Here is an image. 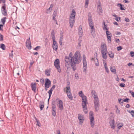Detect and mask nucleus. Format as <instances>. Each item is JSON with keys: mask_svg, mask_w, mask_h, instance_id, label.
<instances>
[{"mask_svg": "<svg viewBox=\"0 0 134 134\" xmlns=\"http://www.w3.org/2000/svg\"><path fill=\"white\" fill-rule=\"evenodd\" d=\"M81 59V56L79 51H77L73 56L72 52H71L68 56L65 57V64L68 65L70 64L73 70L75 71L76 69V65L80 62Z\"/></svg>", "mask_w": 134, "mask_h": 134, "instance_id": "obj_1", "label": "nucleus"}, {"mask_svg": "<svg viewBox=\"0 0 134 134\" xmlns=\"http://www.w3.org/2000/svg\"><path fill=\"white\" fill-rule=\"evenodd\" d=\"M76 14V13L75 10L72 9L69 17V23L71 28L72 27L75 22Z\"/></svg>", "mask_w": 134, "mask_h": 134, "instance_id": "obj_2", "label": "nucleus"}, {"mask_svg": "<svg viewBox=\"0 0 134 134\" xmlns=\"http://www.w3.org/2000/svg\"><path fill=\"white\" fill-rule=\"evenodd\" d=\"M66 88V90L65 92L67 95V96L70 99L72 100L73 99V97L71 93L70 87H66V88H64V91H65Z\"/></svg>", "mask_w": 134, "mask_h": 134, "instance_id": "obj_3", "label": "nucleus"}, {"mask_svg": "<svg viewBox=\"0 0 134 134\" xmlns=\"http://www.w3.org/2000/svg\"><path fill=\"white\" fill-rule=\"evenodd\" d=\"M60 62L58 59H56L54 62V65L55 67L57 69L58 72L60 73L61 72V69L60 66Z\"/></svg>", "mask_w": 134, "mask_h": 134, "instance_id": "obj_4", "label": "nucleus"}, {"mask_svg": "<svg viewBox=\"0 0 134 134\" xmlns=\"http://www.w3.org/2000/svg\"><path fill=\"white\" fill-rule=\"evenodd\" d=\"M89 115L91 125L92 127H93L94 125V121L93 112L92 111H90L89 113Z\"/></svg>", "mask_w": 134, "mask_h": 134, "instance_id": "obj_5", "label": "nucleus"}, {"mask_svg": "<svg viewBox=\"0 0 134 134\" xmlns=\"http://www.w3.org/2000/svg\"><path fill=\"white\" fill-rule=\"evenodd\" d=\"M93 102L95 110L97 111L99 110V99H94Z\"/></svg>", "mask_w": 134, "mask_h": 134, "instance_id": "obj_6", "label": "nucleus"}, {"mask_svg": "<svg viewBox=\"0 0 134 134\" xmlns=\"http://www.w3.org/2000/svg\"><path fill=\"white\" fill-rule=\"evenodd\" d=\"M82 105L83 109L84 112L86 114L87 113V104H88L87 100H85L82 102Z\"/></svg>", "mask_w": 134, "mask_h": 134, "instance_id": "obj_7", "label": "nucleus"}, {"mask_svg": "<svg viewBox=\"0 0 134 134\" xmlns=\"http://www.w3.org/2000/svg\"><path fill=\"white\" fill-rule=\"evenodd\" d=\"M1 12L4 16H6L7 15V10L6 9V4H2L1 9Z\"/></svg>", "mask_w": 134, "mask_h": 134, "instance_id": "obj_8", "label": "nucleus"}, {"mask_svg": "<svg viewBox=\"0 0 134 134\" xmlns=\"http://www.w3.org/2000/svg\"><path fill=\"white\" fill-rule=\"evenodd\" d=\"M102 57L103 58V63L106 62V59L107 58V51H101Z\"/></svg>", "mask_w": 134, "mask_h": 134, "instance_id": "obj_9", "label": "nucleus"}, {"mask_svg": "<svg viewBox=\"0 0 134 134\" xmlns=\"http://www.w3.org/2000/svg\"><path fill=\"white\" fill-rule=\"evenodd\" d=\"M91 29V33L92 34V36L93 37H94L95 36V29L94 28V24L92 25H89Z\"/></svg>", "mask_w": 134, "mask_h": 134, "instance_id": "obj_10", "label": "nucleus"}, {"mask_svg": "<svg viewBox=\"0 0 134 134\" xmlns=\"http://www.w3.org/2000/svg\"><path fill=\"white\" fill-rule=\"evenodd\" d=\"M78 119L79 120V124L81 125L83 123V121H84L83 115L80 114L78 115Z\"/></svg>", "mask_w": 134, "mask_h": 134, "instance_id": "obj_11", "label": "nucleus"}, {"mask_svg": "<svg viewBox=\"0 0 134 134\" xmlns=\"http://www.w3.org/2000/svg\"><path fill=\"white\" fill-rule=\"evenodd\" d=\"M26 47L29 49H30L31 48V43L30 41V38H29L27 40L26 42Z\"/></svg>", "mask_w": 134, "mask_h": 134, "instance_id": "obj_12", "label": "nucleus"}, {"mask_svg": "<svg viewBox=\"0 0 134 134\" xmlns=\"http://www.w3.org/2000/svg\"><path fill=\"white\" fill-rule=\"evenodd\" d=\"M46 82L45 83V87L46 88H49L51 85V81L48 79H45Z\"/></svg>", "mask_w": 134, "mask_h": 134, "instance_id": "obj_13", "label": "nucleus"}, {"mask_svg": "<svg viewBox=\"0 0 134 134\" xmlns=\"http://www.w3.org/2000/svg\"><path fill=\"white\" fill-rule=\"evenodd\" d=\"M79 96L82 98V102L87 100L86 96L84 95L82 91H80L79 93Z\"/></svg>", "mask_w": 134, "mask_h": 134, "instance_id": "obj_14", "label": "nucleus"}, {"mask_svg": "<svg viewBox=\"0 0 134 134\" xmlns=\"http://www.w3.org/2000/svg\"><path fill=\"white\" fill-rule=\"evenodd\" d=\"M101 51H107V47L104 43H102L101 45Z\"/></svg>", "mask_w": 134, "mask_h": 134, "instance_id": "obj_15", "label": "nucleus"}, {"mask_svg": "<svg viewBox=\"0 0 134 134\" xmlns=\"http://www.w3.org/2000/svg\"><path fill=\"white\" fill-rule=\"evenodd\" d=\"M59 109L62 110L64 108L63 103L62 100H60L58 102V105Z\"/></svg>", "mask_w": 134, "mask_h": 134, "instance_id": "obj_16", "label": "nucleus"}, {"mask_svg": "<svg viewBox=\"0 0 134 134\" xmlns=\"http://www.w3.org/2000/svg\"><path fill=\"white\" fill-rule=\"evenodd\" d=\"M53 44L52 46L54 50L55 51H57L58 49V46L57 44L56 41H55V40H53Z\"/></svg>", "mask_w": 134, "mask_h": 134, "instance_id": "obj_17", "label": "nucleus"}, {"mask_svg": "<svg viewBox=\"0 0 134 134\" xmlns=\"http://www.w3.org/2000/svg\"><path fill=\"white\" fill-rule=\"evenodd\" d=\"M83 31L82 29V26L80 25L79 28V35L80 36H82V35Z\"/></svg>", "mask_w": 134, "mask_h": 134, "instance_id": "obj_18", "label": "nucleus"}, {"mask_svg": "<svg viewBox=\"0 0 134 134\" xmlns=\"http://www.w3.org/2000/svg\"><path fill=\"white\" fill-rule=\"evenodd\" d=\"M110 126L111 128L114 129L115 128V122L114 120H111L109 121Z\"/></svg>", "mask_w": 134, "mask_h": 134, "instance_id": "obj_19", "label": "nucleus"}, {"mask_svg": "<svg viewBox=\"0 0 134 134\" xmlns=\"http://www.w3.org/2000/svg\"><path fill=\"white\" fill-rule=\"evenodd\" d=\"M31 85L32 90L34 92H35L36 88V85L35 83H31Z\"/></svg>", "mask_w": 134, "mask_h": 134, "instance_id": "obj_20", "label": "nucleus"}, {"mask_svg": "<svg viewBox=\"0 0 134 134\" xmlns=\"http://www.w3.org/2000/svg\"><path fill=\"white\" fill-rule=\"evenodd\" d=\"M88 22L89 26L93 24V21L92 19L91 16V15H88Z\"/></svg>", "mask_w": 134, "mask_h": 134, "instance_id": "obj_21", "label": "nucleus"}, {"mask_svg": "<svg viewBox=\"0 0 134 134\" xmlns=\"http://www.w3.org/2000/svg\"><path fill=\"white\" fill-rule=\"evenodd\" d=\"M55 87V85H53L51 88L49 90L48 92V93L49 94V96L50 97H51V95L52 94V92L53 90L54 89Z\"/></svg>", "mask_w": 134, "mask_h": 134, "instance_id": "obj_22", "label": "nucleus"}, {"mask_svg": "<svg viewBox=\"0 0 134 134\" xmlns=\"http://www.w3.org/2000/svg\"><path fill=\"white\" fill-rule=\"evenodd\" d=\"M94 55L95 56V58H96V60H95V65L96 66H98L99 65V63L98 61V60L97 58V53L96 52L95 54H94Z\"/></svg>", "mask_w": 134, "mask_h": 134, "instance_id": "obj_23", "label": "nucleus"}, {"mask_svg": "<svg viewBox=\"0 0 134 134\" xmlns=\"http://www.w3.org/2000/svg\"><path fill=\"white\" fill-rule=\"evenodd\" d=\"M83 72L86 73V69H87V62L83 63Z\"/></svg>", "mask_w": 134, "mask_h": 134, "instance_id": "obj_24", "label": "nucleus"}, {"mask_svg": "<svg viewBox=\"0 0 134 134\" xmlns=\"http://www.w3.org/2000/svg\"><path fill=\"white\" fill-rule=\"evenodd\" d=\"M110 70L114 74L116 73V69L115 66H113L110 67Z\"/></svg>", "mask_w": 134, "mask_h": 134, "instance_id": "obj_25", "label": "nucleus"}, {"mask_svg": "<svg viewBox=\"0 0 134 134\" xmlns=\"http://www.w3.org/2000/svg\"><path fill=\"white\" fill-rule=\"evenodd\" d=\"M53 6V5L52 4L50 5V7L46 10V13H48L50 12L52 10V8Z\"/></svg>", "mask_w": 134, "mask_h": 134, "instance_id": "obj_26", "label": "nucleus"}, {"mask_svg": "<svg viewBox=\"0 0 134 134\" xmlns=\"http://www.w3.org/2000/svg\"><path fill=\"white\" fill-rule=\"evenodd\" d=\"M52 110H56V106L55 105V102L54 101H53L52 104Z\"/></svg>", "mask_w": 134, "mask_h": 134, "instance_id": "obj_27", "label": "nucleus"}, {"mask_svg": "<svg viewBox=\"0 0 134 134\" xmlns=\"http://www.w3.org/2000/svg\"><path fill=\"white\" fill-rule=\"evenodd\" d=\"M103 64H104V67L105 69L108 73H109V71L108 69V68L107 65L106 64V62H104Z\"/></svg>", "mask_w": 134, "mask_h": 134, "instance_id": "obj_28", "label": "nucleus"}, {"mask_svg": "<svg viewBox=\"0 0 134 134\" xmlns=\"http://www.w3.org/2000/svg\"><path fill=\"white\" fill-rule=\"evenodd\" d=\"M6 18L4 17L2 18L1 19V22L2 24L4 25L6 20Z\"/></svg>", "mask_w": 134, "mask_h": 134, "instance_id": "obj_29", "label": "nucleus"}, {"mask_svg": "<svg viewBox=\"0 0 134 134\" xmlns=\"http://www.w3.org/2000/svg\"><path fill=\"white\" fill-rule=\"evenodd\" d=\"M108 54L109 56L111 58H113L114 57V53L112 51H110L108 52Z\"/></svg>", "mask_w": 134, "mask_h": 134, "instance_id": "obj_30", "label": "nucleus"}, {"mask_svg": "<svg viewBox=\"0 0 134 134\" xmlns=\"http://www.w3.org/2000/svg\"><path fill=\"white\" fill-rule=\"evenodd\" d=\"M97 11L99 13V14L100 13H102V7L100 6V5L98 6V7L97 9Z\"/></svg>", "mask_w": 134, "mask_h": 134, "instance_id": "obj_31", "label": "nucleus"}, {"mask_svg": "<svg viewBox=\"0 0 134 134\" xmlns=\"http://www.w3.org/2000/svg\"><path fill=\"white\" fill-rule=\"evenodd\" d=\"M50 70L46 69L45 70V74L47 76H49L50 75Z\"/></svg>", "mask_w": 134, "mask_h": 134, "instance_id": "obj_32", "label": "nucleus"}, {"mask_svg": "<svg viewBox=\"0 0 134 134\" xmlns=\"http://www.w3.org/2000/svg\"><path fill=\"white\" fill-rule=\"evenodd\" d=\"M44 102H41L40 104V109H41V110H42L44 107Z\"/></svg>", "mask_w": 134, "mask_h": 134, "instance_id": "obj_33", "label": "nucleus"}, {"mask_svg": "<svg viewBox=\"0 0 134 134\" xmlns=\"http://www.w3.org/2000/svg\"><path fill=\"white\" fill-rule=\"evenodd\" d=\"M107 40H108V42L109 43H110L111 40V35H107Z\"/></svg>", "mask_w": 134, "mask_h": 134, "instance_id": "obj_34", "label": "nucleus"}, {"mask_svg": "<svg viewBox=\"0 0 134 134\" xmlns=\"http://www.w3.org/2000/svg\"><path fill=\"white\" fill-rule=\"evenodd\" d=\"M103 25H104V27H103V29L105 30H108L109 28L108 27H107V25H105V22L104 21H103Z\"/></svg>", "mask_w": 134, "mask_h": 134, "instance_id": "obj_35", "label": "nucleus"}, {"mask_svg": "<svg viewBox=\"0 0 134 134\" xmlns=\"http://www.w3.org/2000/svg\"><path fill=\"white\" fill-rule=\"evenodd\" d=\"M51 35L53 40H55V33L54 31H52V32H51Z\"/></svg>", "mask_w": 134, "mask_h": 134, "instance_id": "obj_36", "label": "nucleus"}, {"mask_svg": "<svg viewBox=\"0 0 134 134\" xmlns=\"http://www.w3.org/2000/svg\"><path fill=\"white\" fill-rule=\"evenodd\" d=\"M0 47L3 50H5V45L3 44H1L0 46Z\"/></svg>", "mask_w": 134, "mask_h": 134, "instance_id": "obj_37", "label": "nucleus"}, {"mask_svg": "<svg viewBox=\"0 0 134 134\" xmlns=\"http://www.w3.org/2000/svg\"><path fill=\"white\" fill-rule=\"evenodd\" d=\"M128 111L131 114V115H132V117H134V111L133 110H132L130 111L129 110Z\"/></svg>", "mask_w": 134, "mask_h": 134, "instance_id": "obj_38", "label": "nucleus"}, {"mask_svg": "<svg viewBox=\"0 0 134 134\" xmlns=\"http://www.w3.org/2000/svg\"><path fill=\"white\" fill-rule=\"evenodd\" d=\"M119 5H120V9H121V10H125V9L122 7V4H121L120 3H119L118 4V6H119Z\"/></svg>", "mask_w": 134, "mask_h": 134, "instance_id": "obj_39", "label": "nucleus"}, {"mask_svg": "<svg viewBox=\"0 0 134 134\" xmlns=\"http://www.w3.org/2000/svg\"><path fill=\"white\" fill-rule=\"evenodd\" d=\"M123 126V124L122 123H120L118 125V128L120 129Z\"/></svg>", "mask_w": 134, "mask_h": 134, "instance_id": "obj_40", "label": "nucleus"}, {"mask_svg": "<svg viewBox=\"0 0 134 134\" xmlns=\"http://www.w3.org/2000/svg\"><path fill=\"white\" fill-rule=\"evenodd\" d=\"M122 100V99H118L119 102V103L120 104H121L122 105L124 101H123V100H122V101H121Z\"/></svg>", "mask_w": 134, "mask_h": 134, "instance_id": "obj_41", "label": "nucleus"}, {"mask_svg": "<svg viewBox=\"0 0 134 134\" xmlns=\"http://www.w3.org/2000/svg\"><path fill=\"white\" fill-rule=\"evenodd\" d=\"M55 111L56 110H52V114L53 116H55L56 115Z\"/></svg>", "mask_w": 134, "mask_h": 134, "instance_id": "obj_42", "label": "nucleus"}, {"mask_svg": "<svg viewBox=\"0 0 134 134\" xmlns=\"http://www.w3.org/2000/svg\"><path fill=\"white\" fill-rule=\"evenodd\" d=\"M63 39V36H62L60 37L59 40V43L61 45H62Z\"/></svg>", "mask_w": 134, "mask_h": 134, "instance_id": "obj_43", "label": "nucleus"}, {"mask_svg": "<svg viewBox=\"0 0 134 134\" xmlns=\"http://www.w3.org/2000/svg\"><path fill=\"white\" fill-rule=\"evenodd\" d=\"M83 63H84V62H87L86 61V59L85 56V55H83Z\"/></svg>", "mask_w": 134, "mask_h": 134, "instance_id": "obj_44", "label": "nucleus"}, {"mask_svg": "<svg viewBox=\"0 0 134 134\" xmlns=\"http://www.w3.org/2000/svg\"><path fill=\"white\" fill-rule=\"evenodd\" d=\"M57 11L55 10L53 13V16L55 17L57 15Z\"/></svg>", "mask_w": 134, "mask_h": 134, "instance_id": "obj_45", "label": "nucleus"}, {"mask_svg": "<svg viewBox=\"0 0 134 134\" xmlns=\"http://www.w3.org/2000/svg\"><path fill=\"white\" fill-rule=\"evenodd\" d=\"M92 96H93V97L94 98V99H99L97 96L96 94H94Z\"/></svg>", "mask_w": 134, "mask_h": 134, "instance_id": "obj_46", "label": "nucleus"}, {"mask_svg": "<svg viewBox=\"0 0 134 134\" xmlns=\"http://www.w3.org/2000/svg\"><path fill=\"white\" fill-rule=\"evenodd\" d=\"M75 77L76 79L77 80H78L79 79V74L78 73H76L75 74Z\"/></svg>", "mask_w": 134, "mask_h": 134, "instance_id": "obj_47", "label": "nucleus"}, {"mask_svg": "<svg viewBox=\"0 0 134 134\" xmlns=\"http://www.w3.org/2000/svg\"><path fill=\"white\" fill-rule=\"evenodd\" d=\"M44 79H41L40 80V81L42 85H43L44 83Z\"/></svg>", "mask_w": 134, "mask_h": 134, "instance_id": "obj_48", "label": "nucleus"}, {"mask_svg": "<svg viewBox=\"0 0 134 134\" xmlns=\"http://www.w3.org/2000/svg\"><path fill=\"white\" fill-rule=\"evenodd\" d=\"M3 40V36L0 33V41H2Z\"/></svg>", "mask_w": 134, "mask_h": 134, "instance_id": "obj_49", "label": "nucleus"}, {"mask_svg": "<svg viewBox=\"0 0 134 134\" xmlns=\"http://www.w3.org/2000/svg\"><path fill=\"white\" fill-rule=\"evenodd\" d=\"M40 48H41V47L40 46H38L36 47L35 48H34V49L35 50L37 51L38 49H39Z\"/></svg>", "mask_w": 134, "mask_h": 134, "instance_id": "obj_50", "label": "nucleus"}, {"mask_svg": "<svg viewBox=\"0 0 134 134\" xmlns=\"http://www.w3.org/2000/svg\"><path fill=\"white\" fill-rule=\"evenodd\" d=\"M122 47L120 46L119 47H117V50L118 51H119L122 49Z\"/></svg>", "mask_w": 134, "mask_h": 134, "instance_id": "obj_51", "label": "nucleus"}, {"mask_svg": "<svg viewBox=\"0 0 134 134\" xmlns=\"http://www.w3.org/2000/svg\"><path fill=\"white\" fill-rule=\"evenodd\" d=\"M96 94V91L95 90H92L91 91V94L92 96L94 94Z\"/></svg>", "mask_w": 134, "mask_h": 134, "instance_id": "obj_52", "label": "nucleus"}, {"mask_svg": "<svg viewBox=\"0 0 134 134\" xmlns=\"http://www.w3.org/2000/svg\"><path fill=\"white\" fill-rule=\"evenodd\" d=\"M3 25L2 24H0V30L3 31Z\"/></svg>", "mask_w": 134, "mask_h": 134, "instance_id": "obj_53", "label": "nucleus"}, {"mask_svg": "<svg viewBox=\"0 0 134 134\" xmlns=\"http://www.w3.org/2000/svg\"><path fill=\"white\" fill-rule=\"evenodd\" d=\"M130 100L129 99L127 98L126 99H125L124 100H123V101L124 102H128V101Z\"/></svg>", "mask_w": 134, "mask_h": 134, "instance_id": "obj_54", "label": "nucleus"}, {"mask_svg": "<svg viewBox=\"0 0 134 134\" xmlns=\"http://www.w3.org/2000/svg\"><path fill=\"white\" fill-rule=\"evenodd\" d=\"M34 63V62L33 61L31 62L30 63V66L29 67V68H30L32 66V65Z\"/></svg>", "mask_w": 134, "mask_h": 134, "instance_id": "obj_55", "label": "nucleus"}, {"mask_svg": "<svg viewBox=\"0 0 134 134\" xmlns=\"http://www.w3.org/2000/svg\"><path fill=\"white\" fill-rule=\"evenodd\" d=\"M119 86L122 87H124L125 86V85L124 83H121L120 84Z\"/></svg>", "mask_w": 134, "mask_h": 134, "instance_id": "obj_56", "label": "nucleus"}, {"mask_svg": "<svg viewBox=\"0 0 134 134\" xmlns=\"http://www.w3.org/2000/svg\"><path fill=\"white\" fill-rule=\"evenodd\" d=\"M106 35H111V34L110 33V32H109V31H108V30H106Z\"/></svg>", "mask_w": 134, "mask_h": 134, "instance_id": "obj_57", "label": "nucleus"}, {"mask_svg": "<svg viewBox=\"0 0 134 134\" xmlns=\"http://www.w3.org/2000/svg\"><path fill=\"white\" fill-rule=\"evenodd\" d=\"M116 113L118 114H119L120 113V111L119 110L118 108H117V109L116 111Z\"/></svg>", "mask_w": 134, "mask_h": 134, "instance_id": "obj_58", "label": "nucleus"}, {"mask_svg": "<svg viewBox=\"0 0 134 134\" xmlns=\"http://www.w3.org/2000/svg\"><path fill=\"white\" fill-rule=\"evenodd\" d=\"M89 0H85V5H87V6L88 5L89 3Z\"/></svg>", "mask_w": 134, "mask_h": 134, "instance_id": "obj_59", "label": "nucleus"}, {"mask_svg": "<svg viewBox=\"0 0 134 134\" xmlns=\"http://www.w3.org/2000/svg\"><path fill=\"white\" fill-rule=\"evenodd\" d=\"M115 19L117 21H118L119 20H120V17H117Z\"/></svg>", "mask_w": 134, "mask_h": 134, "instance_id": "obj_60", "label": "nucleus"}, {"mask_svg": "<svg viewBox=\"0 0 134 134\" xmlns=\"http://www.w3.org/2000/svg\"><path fill=\"white\" fill-rule=\"evenodd\" d=\"M134 54V52H133L131 51L130 52L131 56L133 57L134 56L133 54Z\"/></svg>", "mask_w": 134, "mask_h": 134, "instance_id": "obj_61", "label": "nucleus"}, {"mask_svg": "<svg viewBox=\"0 0 134 134\" xmlns=\"http://www.w3.org/2000/svg\"><path fill=\"white\" fill-rule=\"evenodd\" d=\"M10 58H12L13 57V54L12 53H10L9 54Z\"/></svg>", "mask_w": 134, "mask_h": 134, "instance_id": "obj_62", "label": "nucleus"}, {"mask_svg": "<svg viewBox=\"0 0 134 134\" xmlns=\"http://www.w3.org/2000/svg\"><path fill=\"white\" fill-rule=\"evenodd\" d=\"M125 21L126 22H129L130 21L128 18H126L125 19Z\"/></svg>", "mask_w": 134, "mask_h": 134, "instance_id": "obj_63", "label": "nucleus"}, {"mask_svg": "<svg viewBox=\"0 0 134 134\" xmlns=\"http://www.w3.org/2000/svg\"><path fill=\"white\" fill-rule=\"evenodd\" d=\"M1 2L4 4H5V0H0V2Z\"/></svg>", "mask_w": 134, "mask_h": 134, "instance_id": "obj_64", "label": "nucleus"}]
</instances>
